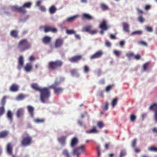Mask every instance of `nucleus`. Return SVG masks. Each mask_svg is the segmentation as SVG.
Instances as JSON below:
<instances>
[{
  "label": "nucleus",
  "mask_w": 157,
  "mask_h": 157,
  "mask_svg": "<svg viewBox=\"0 0 157 157\" xmlns=\"http://www.w3.org/2000/svg\"><path fill=\"white\" fill-rule=\"evenodd\" d=\"M49 86L48 87L42 88L40 91V99L41 102L45 103L46 101L48 100L51 96V91Z\"/></svg>",
  "instance_id": "1"
},
{
  "label": "nucleus",
  "mask_w": 157,
  "mask_h": 157,
  "mask_svg": "<svg viewBox=\"0 0 157 157\" xmlns=\"http://www.w3.org/2000/svg\"><path fill=\"white\" fill-rule=\"evenodd\" d=\"M17 48L21 51L23 52L30 48V44L26 39H23L20 40L18 43Z\"/></svg>",
  "instance_id": "2"
},
{
  "label": "nucleus",
  "mask_w": 157,
  "mask_h": 157,
  "mask_svg": "<svg viewBox=\"0 0 157 157\" xmlns=\"http://www.w3.org/2000/svg\"><path fill=\"white\" fill-rule=\"evenodd\" d=\"M63 64V62L59 60L52 61L49 62L48 67L50 70H55L58 68L61 67Z\"/></svg>",
  "instance_id": "3"
},
{
  "label": "nucleus",
  "mask_w": 157,
  "mask_h": 157,
  "mask_svg": "<svg viewBox=\"0 0 157 157\" xmlns=\"http://www.w3.org/2000/svg\"><path fill=\"white\" fill-rule=\"evenodd\" d=\"M86 147L85 145H82L74 148L72 151L73 154L76 155L77 157H78L81 153L85 152Z\"/></svg>",
  "instance_id": "4"
},
{
  "label": "nucleus",
  "mask_w": 157,
  "mask_h": 157,
  "mask_svg": "<svg viewBox=\"0 0 157 157\" xmlns=\"http://www.w3.org/2000/svg\"><path fill=\"white\" fill-rule=\"evenodd\" d=\"M32 137L28 134H26L25 136L22 137L21 144L24 146H26L32 144Z\"/></svg>",
  "instance_id": "5"
},
{
  "label": "nucleus",
  "mask_w": 157,
  "mask_h": 157,
  "mask_svg": "<svg viewBox=\"0 0 157 157\" xmlns=\"http://www.w3.org/2000/svg\"><path fill=\"white\" fill-rule=\"evenodd\" d=\"M44 29L45 33H46L49 32H52L53 33H56L57 30L56 29L50 26H41L40 27V29Z\"/></svg>",
  "instance_id": "6"
},
{
  "label": "nucleus",
  "mask_w": 157,
  "mask_h": 157,
  "mask_svg": "<svg viewBox=\"0 0 157 157\" xmlns=\"http://www.w3.org/2000/svg\"><path fill=\"white\" fill-rule=\"evenodd\" d=\"M13 8L14 10L22 14H25L27 12L26 10L23 6L20 7L14 6L13 7Z\"/></svg>",
  "instance_id": "7"
},
{
  "label": "nucleus",
  "mask_w": 157,
  "mask_h": 157,
  "mask_svg": "<svg viewBox=\"0 0 157 157\" xmlns=\"http://www.w3.org/2000/svg\"><path fill=\"white\" fill-rule=\"evenodd\" d=\"M150 110H153L154 111V120L155 122H157V119L156 118L155 115V113L156 111H157V103H154L152 104L151 105L149 108Z\"/></svg>",
  "instance_id": "8"
},
{
  "label": "nucleus",
  "mask_w": 157,
  "mask_h": 157,
  "mask_svg": "<svg viewBox=\"0 0 157 157\" xmlns=\"http://www.w3.org/2000/svg\"><path fill=\"white\" fill-rule=\"evenodd\" d=\"M63 44V40L61 38L56 39L54 43V47L56 48L61 47Z\"/></svg>",
  "instance_id": "9"
},
{
  "label": "nucleus",
  "mask_w": 157,
  "mask_h": 157,
  "mask_svg": "<svg viewBox=\"0 0 157 157\" xmlns=\"http://www.w3.org/2000/svg\"><path fill=\"white\" fill-rule=\"evenodd\" d=\"M52 89L54 90V93L57 95H59L62 93L63 91V89L61 87H55L52 86Z\"/></svg>",
  "instance_id": "10"
},
{
  "label": "nucleus",
  "mask_w": 157,
  "mask_h": 157,
  "mask_svg": "<svg viewBox=\"0 0 157 157\" xmlns=\"http://www.w3.org/2000/svg\"><path fill=\"white\" fill-rule=\"evenodd\" d=\"M82 58L81 55H78L74 56L70 58V61L72 63L77 62L79 60Z\"/></svg>",
  "instance_id": "11"
},
{
  "label": "nucleus",
  "mask_w": 157,
  "mask_h": 157,
  "mask_svg": "<svg viewBox=\"0 0 157 157\" xmlns=\"http://www.w3.org/2000/svg\"><path fill=\"white\" fill-rule=\"evenodd\" d=\"M109 26L107 25L106 22L105 21L103 20L101 24L99 26V28H100L102 30H106L109 28Z\"/></svg>",
  "instance_id": "12"
},
{
  "label": "nucleus",
  "mask_w": 157,
  "mask_h": 157,
  "mask_svg": "<svg viewBox=\"0 0 157 157\" xmlns=\"http://www.w3.org/2000/svg\"><path fill=\"white\" fill-rule=\"evenodd\" d=\"M102 54L103 53L101 51H99L94 54L90 56V58L92 59H93L98 58L101 57Z\"/></svg>",
  "instance_id": "13"
},
{
  "label": "nucleus",
  "mask_w": 157,
  "mask_h": 157,
  "mask_svg": "<svg viewBox=\"0 0 157 157\" xmlns=\"http://www.w3.org/2000/svg\"><path fill=\"white\" fill-rule=\"evenodd\" d=\"M78 143V140L77 137H75L72 138L71 141L70 146L72 147H75Z\"/></svg>",
  "instance_id": "14"
},
{
  "label": "nucleus",
  "mask_w": 157,
  "mask_h": 157,
  "mask_svg": "<svg viewBox=\"0 0 157 157\" xmlns=\"http://www.w3.org/2000/svg\"><path fill=\"white\" fill-rule=\"evenodd\" d=\"M24 110L22 108L18 109L17 111L16 115L17 117L20 118L22 117L24 114Z\"/></svg>",
  "instance_id": "15"
},
{
  "label": "nucleus",
  "mask_w": 157,
  "mask_h": 157,
  "mask_svg": "<svg viewBox=\"0 0 157 157\" xmlns=\"http://www.w3.org/2000/svg\"><path fill=\"white\" fill-rule=\"evenodd\" d=\"M19 87L18 86L15 84H12L10 88V90L12 92H16L18 91Z\"/></svg>",
  "instance_id": "16"
},
{
  "label": "nucleus",
  "mask_w": 157,
  "mask_h": 157,
  "mask_svg": "<svg viewBox=\"0 0 157 157\" xmlns=\"http://www.w3.org/2000/svg\"><path fill=\"white\" fill-rule=\"evenodd\" d=\"M82 20H92L93 17L88 14L84 13H83L82 16Z\"/></svg>",
  "instance_id": "17"
},
{
  "label": "nucleus",
  "mask_w": 157,
  "mask_h": 157,
  "mask_svg": "<svg viewBox=\"0 0 157 157\" xmlns=\"http://www.w3.org/2000/svg\"><path fill=\"white\" fill-rule=\"evenodd\" d=\"M51 41V37L48 36H45L42 39V42L45 44H49Z\"/></svg>",
  "instance_id": "18"
},
{
  "label": "nucleus",
  "mask_w": 157,
  "mask_h": 157,
  "mask_svg": "<svg viewBox=\"0 0 157 157\" xmlns=\"http://www.w3.org/2000/svg\"><path fill=\"white\" fill-rule=\"evenodd\" d=\"M27 108L30 116L32 117H33L34 116V109L31 105L28 106Z\"/></svg>",
  "instance_id": "19"
},
{
  "label": "nucleus",
  "mask_w": 157,
  "mask_h": 157,
  "mask_svg": "<svg viewBox=\"0 0 157 157\" xmlns=\"http://www.w3.org/2000/svg\"><path fill=\"white\" fill-rule=\"evenodd\" d=\"M32 64L30 63H28L26 64L24 68V69L26 72H28L32 71Z\"/></svg>",
  "instance_id": "20"
},
{
  "label": "nucleus",
  "mask_w": 157,
  "mask_h": 157,
  "mask_svg": "<svg viewBox=\"0 0 157 157\" xmlns=\"http://www.w3.org/2000/svg\"><path fill=\"white\" fill-rule=\"evenodd\" d=\"M31 87L32 88L34 89L35 90L39 91L41 90L42 88L39 87L36 83H33L31 85Z\"/></svg>",
  "instance_id": "21"
},
{
  "label": "nucleus",
  "mask_w": 157,
  "mask_h": 157,
  "mask_svg": "<svg viewBox=\"0 0 157 157\" xmlns=\"http://www.w3.org/2000/svg\"><path fill=\"white\" fill-rule=\"evenodd\" d=\"M13 113L10 110H8L6 113V116L8 119L10 120L11 122L12 121L13 119Z\"/></svg>",
  "instance_id": "22"
},
{
  "label": "nucleus",
  "mask_w": 157,
  "mask_h": 157,
  "mask_svg": "<svg viewBox=\"0 0 157 157\" xmlns=\"http://www.w3.org/2000/svg\"><path fill=\"white\" fill-rule=\"evenodd\" d=\"M66 139V136H61L58 139L59 142L62 145H64L65 144V141Z\"/></svg>",
  "instance_id": "23"
},
{
  "label": "nucleus",
  "mask_w": 157,
  "mask_h": 157,
  "mask_svg": "<svg viewBox=\"0 0 157 157\" xmlns=\"http://www.w3.org/2000/svg\"><path fill=\"white\" fill-rule=\"evenodd\" d=\"M9 132L7 131H3L0 132V138H4L6 137L8 135Z\"/></svg>",
  "instance_id": "24"
},
{
  "label": "nucleus",
  "mask_w": 157,
  "mask_h": 157,
  "mask_svg": "<svg viewBox=\"0 0 157 157\" xmlns=\"http://www.w3.org/2000/svg\"><path fill=\"white\" fill-rule=\"evenodd\" d=\"M78 17V15H75L74 16L68 17L66 21L68 22H71L74 21Z\"/></svg>",
  "instance_id": "25"
},
{
  "label": "nucleus",
  "mask_w": 157,
  "mask_h": 157,
  "mask_svg": "<svg viewBox=\"0 0 157 157\" xmlns=\"http://www.w3.org/2000/svg\"><path fill=\"white\" fill-rule=\"evenodd\" d=\"M12 146L10 143H8L7 146V153L10 154H12Z\"/></svg>",
  "instance_id": "26"
},
{
  "label": "nucleus",
  "mask_w": 157,
  "mask_h": 157,
  "mask_svg": "<svg viewBox=\"0 0 157 157\" xmlns=\"http://www.w3.org/2000/svg\"><path fill=\"white\" fill-rule=\"evenodd\" d=\"M24 62L23 57L21 56H20L18 59V64L19 66H20L21 67H23Z\"/></svg>",
  "instance_id": "27"
},
{
  "label": "nucleus",
  "mask_w": 157,
  "mask_h": 157,
  "mask_svg": "<svg viewBox=\"0 0 157 157\" xmlns=\"http://www.w3.org/2000/svg\"><path fill=\"white\" fill-rule=\"evenodd\" d=\"M10 35L12 36L14 38L18 37V32L16 30H13L11 31Z\"/></svg>",
  "instance_id": "28"
},
{
  "label": "nucleus",
  "mask_w": 157,
  "mask_h": 157,
  "mask_svg": "<svg viewBox=\"0 0 157 157\" xmlns=\"http://www.w3.org/2000/svg\"><path fill=\"white\" fill-rule=\"evenodd\" d=\"M122 25L124 30L126 32L128 33L129 32L128 25L126 23H123Z\"/></svg>",
  "instance_id": "29"
},
{
  "label": "nucleus",
  "mask_w": 157,
  "mask_h": 157,
  "mask_svg": "<svg viewBox=\"0 0 157 157\" xmlns=\"http://www.w3.org/2000/svg\"><path fill=\"white\" fill-rule=\"evenodd\" d=\"M98 131L96 130V127L95 126L93 127L91 129L86 131V132L87 133H98Z\"/></svg>",
  "instance_id": "30"
},
{
  "label": "nucleus",
  "mask_w": 157,
  "mask_h": 157,
  "mask_svg": "<svg viewBox=\"0 0 157 157\" xmlns=\"http://www.w3.org/2000/svg\"><path fill=\"white\" fill-rule=\"evenodd\" d=\"M92 27L91 26H87L83 27L82 30V32H86L90 33Z\"/></svg>",
  "instance_id": "31"
},
{
  "label": "nucleus",
  "mask_w": 157,
  "mask_h": 157,
  "mask_svg": "<svg viewBox=\"0 0 157 157\" xmlns=\"http://www.w3.org/2000/svg\"><path fill=\"white\" fill-rule=\"evenodd\" d=\"M56 9L54 6H52L49 8V11L50 13H54L56 11Z\"/></svg>",
  "instance_id": "32"
},
{
  "label": "nucleus",
  "mask_w": 157,
  "mask_h": 157,
  "mask_svg": "<svg viewBox=\"0 0 157 157\" xmlns=\"http://www.w3.org/2000/svg\"><path fill=\"white\" fill-rule=\"evenodd\" d=\"M32 4L31 2H29L24 3L23 6L25 9V8H29L31 7Z\"/></svg>",
  "instance_id": "33"
},
{
  "label": "nucleus",
  "mask_w": 157,
  "mask_h": 157,
  "mask_svg": "<svg viewBox=\"0 0 157 157\" xmlns=\"http://www.w3.org/2000/svg\"><path fill=\"white\" fill-rule=\"evenodd\" d=\"M34 121L36 123H42L44 122L45 120L43 119H36L34 120Z\"/></svg>",
  "instance_id": "34"
},
{
  "label": "nucleus",
  "mask_w": 157,
  "mask_h": 157,
  "mask_svg": "<svg viewBox=\"0 0 157 157\" xmlns=\"http://www.w3.org/2000/svg\"><path fill=\"white\" fill-rule=\"evenodd\" d=\"M100 7L103 10H105L109 9L108 6L104 4H101L100 5Z\"/></svg>",
  "instance_id": "35"
},
{
  "label": "nucleus",
  "mask_w": 157,
  "mask_h": 157,
  "mask_svg": "<svg viewBox=\"0 0 157 157\" xmlns=\"http://www.w3.org/2000/svg\"><path fill=\"white\" fill-rule=\"evenodd\" d=\"M62 154L66 156V157H71L69 154L67 150V149H64L63 151Z\"/></svg>",
  "instance_id": "36"
},
{
  "label": "nucleus",
  "mask_w": 157,
  "mask_h": 157,
  "mask_svg": "<svg viewBox=\"0 0 157 157\" xmlns=\"http://www.w3.org/2000/svg\"><path fill=\"white\" fill-rule=\"evenodd\" d=\"M117 98H115L111 102V104L113 107L117 104Z\"/></svg>",
  "instance_id": "37"
},
{
  "label": "nucleus",
  "mask_w": 157,
  "mask_h": 157,
  "mask_svg": "<svg viewBox=\"0 0 157 157\" xmlns=\"http://www.w3.org/2000/svg\"><path fill=\"white\" fill-rule=\"evenodd\" d=\"M97 125L100 128H103L104 126V124L102 121H98L97 122Z\"/></svg>",
  "instance_id": "38"
},
{
  "label": "nucleus",
  "mask_w": 157,
  "mask_h": 157,
  "mask_svg": "<svg viewBox=\"0 0 157 157\" xmlns=\"http://www.w3.org/2000/svg\"><path fill=\"white\" fill-rule=\"evenodd\" d=\"M130 118L131 122H134L136 119V116L134 114H132L130 116Z\"/></svg>",
  "instance_id": "39"
},
{
  "label": "nucleus",
  "mask_w": 157,
  "mask_h": 157,
  "mask_svg": "<svg viewBox=\"0 0 157 157\" xmlns=\"http://www.w3.org/2000/svg\"><path fill=\"white\" fill-rule=\"evenodd\" d=\"M5 111V107L2 106L0 107V116L2 115L4 113Z\"/></svg>",
  "instance_id": "40"
},
{
  "label": "nucleus",
  "mask_w": 157,
  "mask_h": 157,
  "mask_svg": "<svg viewBox=\"0 0 157 157\" xmlns=\"http://www.w3.org/2000/svg\"><path fill=\"white\" fill-rule=\"evenodd\" d=\"M142 33V32L140 30H137L133 32L132 33V35L136 34L137 35H140Z\"/></svg>",
  "instance_id": "41"
},
{
  "label": "nucleus",
  "mask_w": 157,
  "mask_h": 157,
  "mask_svg": "<svg viewBox=\"0 0 157 157\" xmlns=\"http://www.w3.org/2000/svg\"><path fill=\"white\" fill-rule=\"evenodd\" d=\"M126 154V152L125 150H122L121 151L120 153L119 157H123L125 156Z\"/></svg>",
  "instance_id": "42"
},
{
  "label": "nucleus",
  "mask_w": 157,
  "mask_h": 157,
  "mask_svg": "<svg viewBox=\"0 0 157 157\" xmlns=\"http://www.w3.org/2000/svg\"><path fill=\"white\" fill-rule=\"evenodd\" d=\"M6 96H4L2 99L1 101V104L2 105V106H4V105L6 102Z\"/></svg>",
  "instance_id": "43"
},
{
  "label": "nucleus",
  "mask_w": 157,
  "mask_h": 157,
  "mask_svg": "<svg viewBox=\"0 0 157 157\" xmlns=\"http://www.w3.org/2000/svg\"><path fill=\"white\" fill-rule=\"evenodd\" d=\"M113 53L116 56L119 57L120 56L121 52L119 51L114 50L113 51Z\"/></svg>",
  "instance_id": "44"
},
{
  "label": "nucleus",
  "mask_w": 157,
  "mask_h": 157,
  "mask_svg": "<svg viewBox=\"0 0 157 157\" xmlns=\"http://www.w3.org/2000/svg\"><path fill=\"white\" fill-rule=\"evenodd\" d=\"M138 44H139L141 45L142 46H147V44L146 43L145 41L143 40H140L139 41Z\"/></svg>",
  "instance_id": "45"
},
{
  "label": "nucleus",
  "mask_w": 157,
  "mask_h": 157,
  "mask_svg": "<svg viewBox=\"0 0 157 157\" xmlns=\"http://www.w3.org/2000/svg\"><path fill=\"white\" fill-rule=\"evenodd\" d=\"M66 33L68 34H71L75 33V31L73 30L67 29Z\"/></svg>",
  "instance_id": "46"
},
{
  "label": "nucleus",
  "mask_w": 157,
  "mask_h": 157,
  "mask_svg": "<svg viewBox=\"0 0 157 157\" xmlns=\"http://www.w3.org/2000/svg\"><path fill=\"white\" fill-rule=\"evenodd\" d=\"M138 21L140 23H142L144 21V19L142 17V16H140L138 17Z\"/></svg>",
  "instance_id": "47"
},
{
  "label": "nucleus",
  "mask_w": 157,
  "mask_h": 157,
  "mask_svg": "<svg viewBox=\"0 0 157 157\" xmlns=\"http://www.w3.org/2000/svg\"><path fill=\"white\" fill-rule=\"evenodd\" d=\"M136 139H134L132 142V145L133 147L135 148L136 147Z\"/></svg>",
  "instance_id": "48"
},
{
  "label": "nucleus",
  "mask_w": 157,
  "mask_h": 157,
  "mask_svg": "<svg viewBox=\"0 0 157 157\" xmlns=\"http://www.w3.org/2000/svg\"><path fill=\"white\" fill-rule=\"evenodd\" d=\"M148 150L152 151H157V148L154 146L148 148Z\"/></svg>",
  "instance_id": "49"
},
{
  "label": "nucleus",
  "mask_w": 157,
  "mask_h": 157,
  "mask_svg": "<svg viewBox=\"0 0 157 157\" xmlns=\"http://www.w3.org/2000/svg\"><path fill=\"white\" fill-rule=\"evenodd\" d=\"M146 30L149 32H151L153 31L152 28L149 26H147L145 28Z\"/></svg>",
  "instance_id": "50"
},
{
  "label": "nucleus",
  "mask_w": 157,
  "mask_h": 157,
  "mask_svg": "<svg viewBox=\"0 0 157 157\" xmlns=\"http://www.w3.org/2000/svg\"><path fill=\"white\" fill-rule=\"evenodd\" d=\"M60 83V82H58V81H56L55 83L50 86H49V88H52V86H54L55 87H56V86L59 84Z\"/></svg>",
  "instance_id": "51"
},
{
  "label": "nucleus",
  "mask_w": 157,
  "mask_h": 157,
  "mask_svg": "<svg viewBox=\"0 0 157 157\" xmlns=\"http://www.w3.org/2000/svg\"><path fill=\"white\" fill-rule=\"evenodd\" d=\"M25 97V96L23 94H20L17 97V99L18 100H22Z\"/></svg>",
  "instance_id": "52"
},
{
  "label": "nucleus",
  "mask_w": 157,
  "mask_h": 157,
  "mask_svg": "<svg viewBox=\"0 0 157 157\" xmlns=\"http://www.w3.org/2000/svg\"><path fill=\"white\" fill-rule=\"evenodd\" d=\"M126 56L129 58L133 57L134 56V54L132 52H128L126 54Z\"/></svg>",
  "instance_id": "53"
},
{
  "label": "nucleus",
  "mask_w": 157,
  "mask_h": 157,
  "mask_svg": "<svg viewBox=\"0 0 157 157\" xmlns=\"http://www.w3.org/2000/svg\"><path fill=\"white\" fill-rule=\"evenodd\" d=\"M84 71L86 73H87L89 71V67L86 65L83 68Z\"/></svg>",
  "instance_id": "54"
},
{
  "label": "nucleus",
  "mask_w": 157,
  "mask_h": 157,
  "mask_svg": "<svg viewBox=\"0 0 157 157\" xmlns=\"http://www.w3.org/2000/svg\"><path fill=\"white\" fill-rule=\"evenodd\" d=\"M72 75H74L77 73V71L75 69H73L70 71Z\"/></svg>",
  "instance_id": "55"
},
{
  "label": "nucleus",
  "mask_w": 157,
  "mask_h": 157,
  "mask_svg": "<svg viewBox=\"0 0 157 157\" xmlns=\"http://www.w3.org/2000/svg\"><path fill=\"white\" fill-rule=\"evenodd\" d=\"M148 64L147 63H146L143 65V68L144 71H146L148 67Z\"/></svg>",
  "instance_id": "56"
},
{
  "label": "nucleus",
  "mask_w": 157,
  "mask_h": 157,
  "mask_svg": "<svg viewBox=\"0 0 157 157\" xmlns=\"http://www.w3.org/2000/svg\"><path fill=\"white\" fill-rule=\"evenodd\" d=\"M109 105V103L107 102L105 103V106L103 108L105 110H106L108 109V106Z\"/></svg>",
  "instance_id": "57"
},
{
  "label": "nucleus",
  "mask_w": 157,
  "mask_h": 157,
  "mask_svg": "<svg viewBox=\"0 0 157 157\" xmlns=\"http://www.w3.org/2000/svg\"><path fill=\"white\" fill-rule=\"evenodd\" d=\"M151 8V6L149 5H146L144 7V9L146 10H149Z\"/></svg>",
  "instance_id": "58"
},
{
  "label": "nucleus",
  "mask_w": 157,
  "mask_h": 157,
  "mask_svg": "<svg viewBox=\"0 0 157 157\" xmlns=\"http://www.w3.org/2000/svg\"><path fill=\"white\" fill-rule=\"evenodd\" d=\"M140 56L139 54H137L135 56L134 55V58L137 60L140 59Z\"/></svg>",
  "instance_id": "59"
},
{
  "label": "nucleus",
  "mask_w": 157,
  "mask_h": 157,
  "mask_svg": "<svg viewBox=\"0 0 157 157\" xmlns=\"http://www.w3.org/2000/svg\"><path fill=\"white\" fill-rule=\"evenodd\" d=\"M97 150L98 152V156H99L100 155V149L99 146H98L97 148Z\"/></svg>",
  "instance_id": "60"
},
{
  "label": "nucleus",
  "mask_w": 157,
  "mask_h": 157,
  "mask_svg": "<svg viewBox=\"0 0 157 157\" xmlns=\"http://www.w3.org/2000/svg\"><path fill=\"white\" fill-rule=\"evenodd\" d=\"M112 87V86L110 85H109L107 86L106 87L105 89V91L106 92L109 91V90H111Z\"/></svg>",
  "instance_id": "61"
},
{
  "label": "nucleus",
  "mask_w": 157,
  "mask_h": 157,
  "mask_svg": "<svg viewBox=\"0 0 157 157\" xmlns=\"http://www.w3.org/2000/svg\"><path fill=\"white\" fill-rule=\"evenodd\" d=\"M39 8L40 10L42 11H46V9L44 6H40Z\"/></svg>",
  "instance_id": "62"
},
{
  "label": "nucleus",
  "mask_w": 157,
  "mask_h": 157,
  "mask_svg": "<svg viewBox=\"0 0 157 157\" xmlns=\"http://www.w3.org/2000/svg\"><path fill=\"white\" fill-rule=\"evenodd\" d=\"M105 45L106 46L108 47H110L111 44L110 42H109L108 41L106 40L105 41Z\"/></svg>",
  "instance_id": "63"
},
{
  "label": "nucleus",
  "mask_w": 157,
  "mask_h": 157,
  "mask_svg": "<svg viewBox=\"0 0 157 157\" xmlns=\"http://www.w3.org/2000/svg\"><path fill=\"white\" fill-rule=\"evenodd\" d=\"M97 30H94L92 31L90 30V33L91 34H96L97 33Z\"/></svg>",
  "instance_id": "64"
}]
</instances>
